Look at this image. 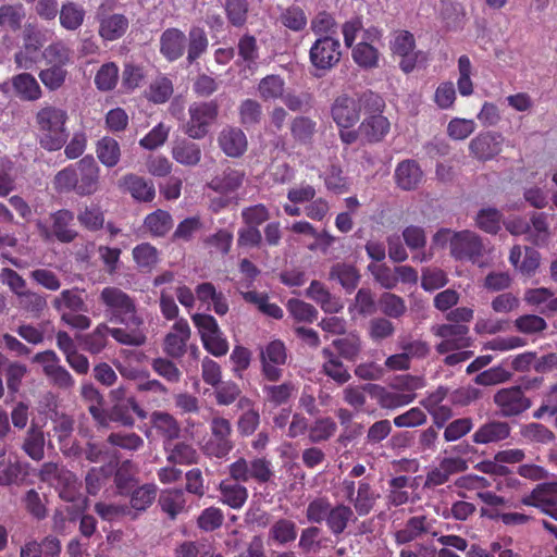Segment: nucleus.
Here are the masks:
<instances>
[{
  "label": "nucleus",
  "mask_w": 557,
  "mask_h": 557,
  "mask_svg": "<svg viewBox=\"0 0 557 557\" xmlns=\"http://www.w3.org/2000/svg\"><path fill=\"white\" fill-rule=\"evenodd\" d=\"M423 386L424 381L422 377L408 375L406 388L410 391V393L388 389L379 384L371 383L366 384L364 389L376 400L382 409L395 410L411 404L417 396L413 391L422 388Z\"/></svg>",
  "instance_id": "obj_6"
},
{
  "label": "nucleus",
  "mask_w": 557,
  "mask_h": 557,
  "mask_svg": "<svg viewBox=\"0 0 557 557\" xmlns=\"http://www.w3.org/2000/svg\"><path fill=\"white\" fill-rule=\"evenodd\" d=\"M41 54L48 65L66 66L72 63L73 51L64 40L58 39L45 47Z\"/></svg>",
  "instance_id": "obj_49"
},
{
  "label": "nucleus",
  "mask_w": 557,
  "mask_h": 557,
  "mask_svg": "<svg viewBox=\"0 0 557 557\" xmlns=\"http://www.w3.org/2000/svg\"><path fill=\"white\" fill-rule=\"evenodd\" d=\"M171 153L177 163L185 166L198 165L202 156L200 146L187 138L174 141Z\"/></svg>",
  "instance_id": "obj_31"
},
{
  "label": "nucleus",
  "mask_w": 557,
  "mask_h": 557,
  "mask_svg": "<svg viewBox=\"0 0 557 557\" xmlns=\"http://www.w3.org/2000/svg\"><path fill=\"white\" fill-rule=\"evenodd\" d=\"M493 401L500 416L505 418L517 417L532 406L531 399L525 396L520 385L497 391L493 396Z\"/></svg>",
  "instance_id": "obj_14"
},
{
  "label": "nucleus",
  "mask_w": 557,
  "mask_h": 557,
  "mask_svg": "<svg viewBox=\"0 0 557 557\" xmlns=\"http://www.w3.org/2000/svg\"><path fill=\"white\" fill-rule=\"evenodd\" d=\"M83 292L78 287L63 289L53 298L52 307L60 313V317L63 312H87L88 307L82 297Z\"/></svg>",
  "instance_id": "obj_29"
},
{
  "label": "nucleus",
  "mask_w": 557,
  "mask_h": 557,
  "mask_svg": "<svg viewBox=\"0 0 557 557\" xmlns=\"http://www.w3.org/2000/svg\"><path fill=\"white\" fill-rule=\"evenodd\" d=\"M278 21L284 27L295 33L302 32L308 24L304 9L297 4H292L283 9L280 13Z\"/></svg>",
  "instance_id": "obj_58"
},
{
  "label": "nucleus",
  "mask_w": 557,
  "mask_h": 557,
  "mask_svg": "<svg viewBox=\"0 0 557 557\" xmlns=\"http://www.w3.org/2000/svg\"><path fill=\"white\" fill-rule=\"evenodd\" d=\"M422 170L414 160H404L395 170L396 183L404 190L416 189L422 180Z\"/></svg>",
  "instance_id": "obj_32"
},
{
  "label": "nucleus",
  "mask_w": 557,
  "mask_h": 557,
  "mask_svg": "<svg viewBox=\"0 0 557 557\" xmlns=\"http://www.w3.org/2000/svg\"><path fill=\"white\" fill-rule=\"evenodd\" d=\"M186 38V59L189 64H193L208 50L209 39L206 30L200 26L190 27Z\"/></svg>",
  "instance_id": "obj_43"
},
{
  "label": "nucleus",
  "mask_w": 557,
  "mask_h": 557,
  "mask_svg": "<svg viewBox=\"0 0 557 557\" xmlns=\"http://www.w3.org/2000/svg\"><path fill=\"white\" fill-rule=\"evenodd\" d=\"M67 121L64 109L51 104L40 108L35 115L39 146L47 151L60 150L69 138Z\"/></svg>",
  "instance_id": "obj_3"
},
{
  "label": "nucleus",
  "mask_w": 557,
  "mask_h": 557,
  "mask_svg": "<svg viewBox=\"0 0 557 557\" xmlns=\"http://www.w3.org/2000/svg\"><path fill=\"white\" fill-rule=\"evenodd\" d=\"M360 123L361 138L368 144H377L384 140L391 131L389 120L383 111H366Z\"/></svg>",
  "instance_id": "obj_18"
},
{
  "label": "nucleus",
  "mask_w": 557,
  "mask_h": 557,
  "mask_svg": "<svg viewBox=\"0 0 557 557\" xmlns=\"http://www.w3.org/2000/svg\"><path fill=\"white\" fill-rule=\"evenodd\" d=\"M377 306L380 311L391 319H399L407 311L404 298L389 292H385L380 296Z\"/></svg>",
  "instance_id": "obj_61"
},
{
  "label": "nucleus",
  "mask_w": 557,
  "mask_h": 557,
  "mask_svg": "<svg viewBox=\"0 0 557 557\" xmlns=\"http://www.w3.org/2000/svg\"><path fill=\"white\" fill-rule=\"evenodd\" d=\"M173 82L165 75H158L145 91V97L152 103H165L173 95Z\"/></svg>",
  "instance_id": "obj_53"
},
{
  "label": "nucleus",
  "mask_w": 557,
  "mask_h": 557,
  "mask_svg": "<svg viewBox=\"0 0 557 557\" xmlns=\"http://www.w3.org/2000/svg\"><path fill=\"white\" fill-rule=\"evenodd\" d=\"M33 361L42 367L44 374L59 388L69 389L75 381L71 373L60 364V358L53 350H45L34 356Z\"/></svg>",
  "instance_id": "obj_15"
},
{
  "label": "nucleus",
  "mask_w": 557,
  "mask_h": 557,
  "mask_svg": "<svg viewBox=\"0 0 557 557\" xmlns=\"http://www.w3.org/2000/svg\"><path fill=\"white\" fill-rule=\"evenodd\" d=\"M257 89L263 101L281 99L285 91V81L280 75L270 74L260 79Z\"/></svg>",
  "instance_id": "obj_56"
},
{
  "label": "nucleus",
  "mask_w": 557,
  "mask_h": 557,
  "mask_svg": "<svg viewBox=\"0 0 557 557\" xmlns=\"http://www.w3.org/2000/svg\"><path fill=\"white\" fill-rule=\"evenodd\" d=\"M330 280L337 281L346 292H352L359 281L360 274L357 268L345 262L335 263L330 270Z\"/></svg>",
  "instance_id": "obj_48"
},
{
  "label": "nucleus",
  "mask_w": 557,
  "mask_h": 557,
  "mask_svg": "<svg viewBox=\"0 0 557 557\" xmlns=\"http://www.w3.org/2000/svg\"><path fill=\"white\" fill-rule=\"evenodd\" d=\"M96 153L103 165L113 168L119 163L121 158L120 145L114 138L104 136L98 140Z\"/></svg>",
  "instance_id": "obj_57"
},
{
  "label": "nucleus",
  "mask_w": 557,
  "mask_h": 557,
  "mask_svg": "<svg viewBox=\"0 0 557 557\" xmlns=\"http://www.w3.org/2000/svg\"><path fill=\"white\" fill-rule=\"evenodd\" d=\"M51 227L47 226L41 220L36 222L39 235L45 240L55 238L60 243H72L78 233L72 227L74 213L67 209H60L51 213Z\"/></svg>",
  "instance_id": "obj_12"
},
{
  "label": "nucleus",
  "mask_w": 557,
  "mask_h": 557,
  "mask_svg": "<svg viewBox=\"0 0 557 557\" xmlns=\"http://www.w3.org/2000/svg\"><path fill=\"white\" fill-rule=\"evenodd\" d=\"M435 335L453 341L460 349L469 348L472 344V339L469 336V326L466 324L447 323L438 325Z\"/></svg>",
  "instance_id": "obj_52"
},
{
  "label": "nucleus",
  "mask_w": 557,
  "mask_h": 557,
  "mask_svg": "<svg viewBox=\"0 0 557 557\" xmlns=\"http://www.w3.org/2000/svg\"><path fill=\"white\" fill-rule=\"evenodd\" d=\"M449 248L451 256L457 260L475 261L483 251L480 237L470 231L455 233L450 238Z\"/></svg>",
  "instance_id": "obj_17"
},
{
  "label": "nucleus",
  "mask_w": 557,
  "mask_h": 557,
  "mask_svg": "<svg viewBox=\"0 0 557 557\" xmlns=\"http://www.w3.org/2000/svg\"><path fill=\"white\" fill-rule=\"evenodd\" d=\"M549 237L550 232L546 214L534 212L531 216V224L528 223L525 239L534 246L544 247L548 244Z\"/></svg>",
  "instance_id": "obj_46"
},
{
  "label": "nucleus",
  "mask_w": 557,
  "mask_h": 557,
  "mask_svg": "<svg viewBox=\"0 0 557 557\" xmlns=\"http://www.w3.org/2000/svg\"><path fill=\"white\" fill-rule=\"evenodd\" d=\"M12 87L17 97L24 101H36L42 96L37 79L27 72L13 76Z\"/></svg>",
  "instance_id": "obj_39"
},
{
  "label": "nucleus",
  "mask_w": 557,
  "mask_h": 557,
  "mask_svg": "<svg viewBox=\"0 0 557 557\" xmlns=\"http://www.w3.org/2000/svg\"><path fill=\"white\" fill-rule=\"evenodd\" d=\"M244 181V174L237 170L227 169L221 175L214 176L208 184V188L215 193L227 195L237 190Z\"/></svg>",
  "instance_id": "obj_44"
},
{
  "label": "nucleus",
  "mask_w": 557,
  "mask_h": 557,
  "mask_svg": "<svg viewBox=\"0 0 557 557\" xmlns=\"http://www.w3.org/2000/svg\"><path fill=\"white\" fill-rule=\"evenodd\" d=\"M336 430L337 424L331 417L319 418L309 428V441L313 444L326 442Z\"/></svg>",
  "instance_id": "obj_64"
},
{
  "label": "nucleus",
  "mask_w": 557,
  "mask_h": 557,
  "mask_svg": "<svg viewBox=\"0 0 557 557\" xmlns=\"http://www.w3.org/2000/svg\"><path fill=\"white\" fill-rule=\"evenodd\" d=\"M356 520L355 511L349 505L343 503L332 506L326 519V527L334 536L344 533L348 523Z\"/></svg>",
  "instance_id": "obj_38"
},
{
  "label": "nucleus",
  "mask_w": 557,
  "mask_h": 557,
  "mask_svg": "<svg viewBox=\"0 0 557 557\" xmlns=\"http://www.w3.org/2000/svg\"><path fill=\"white\" fill-rule=\"evenodd\" d=\"M248 0H224L223 9L228 23L234 27H243L248 21Z\"/></svg>",
  "instance_id": "obj_60"
},
{
  "label": "nucleus",
  "mask_w": 557,
  "mask_h": 557,
  "mask_svg": "<svg viewBox=\"0 0 557 557\" xmlns=\"http://www.w3.org/2000/svg\"><path fill=\"white\" fill-rule=\"evenodd\" d=\"M128 28V20L123 14H111L100 21L99 35L108 41L121 38Z\"/></svg>",
  "instance_id": "obj_47"
},
{
  "label": "nucleus",
  "mask_w": 557,
  "mask_h": 557,
  "mask_svg": "<svg viewBox=\"0 0 557 557\" xmlns=\"http://www.w3.org/2000/svg\"><path fill=\"white\" fill-rule=\"evenodd\" d=\"M144 224L153 236L163 237L172 228L173 219L168 211L158 209L145 218Z\"/></svg>",
  "instance_id": "obj_62"
},
{
  "label": "nucleus",
  "mask_w": 557,
  "mask_h": 557,
  "mask_svg": "<svg viewBox=\"0 0 557 557\" xmlns=\"http://www.w3.org/2000/svg\"><path fill=\"white\" fill-rule=\"evenodd\" d=\"M379 498L380 493L374 486L367 479H361L357 483V493L351 505L357 515L362 517L373 510Z\"/></svg>",
  "instance_id": "obj_30"
},
{
  "label": "nucleus",
  "mask_w": 557,
  "mask_h": 557,
  "mask_svg": "<svg viewBox=\"0 0 557 557\" xmlns=\"http://www.w3.org/2000/svg\"><path fill=\"white\" fill-rule=\"evenodd\" d=\"M188 115L184 133L191 139H202L219 116V103L215 100L193 102L188 108Z\"/></svg>",
  "instance_id": "obj_7"
},
{
  "label": "nucleus",
  "mask_w": 557,
  "mask_h": 557,
  "mask_svg": "<svg viewBox=\"0 0 557 557\" xmlns=\"http://www.w3.org/2000/svg\"><path fill=\"white\" fill-rule=\"evenodd\" d=\"M52 431L63 454H77L78 447L72 441L74 419L71 416L64 413L55 414V418L52 420Z\"/></svg>",
  "instance_id": "obj_24"
},
{
  "label": "nucleus",
  "mask_w": 557,
  "mask_h": 557,
  "mask_svg": "<svg viewBox=\"0 0 557 557\" xmlns=\"http://www.w3.org/2000/svg\"><path fill=\"white\" fill-rule=\"evenodd\" d=\"M186 41L183 30L176 27L166 28L160 36V53L169 62H174L184 55Z\"/></svg>",
  "instance_id": "obj_22"
},
{
  "label": "nucleus",
  "mask_w": 557,
  "mask_h": 557,
  "mask_svg": "<svg viewBox=\"0 0 557 557\" xmlns=\"http://www.w3.org/2000/svg\"><path fill=\"white\" fill-rule=\"evenodd\" d=\"M189 338L190 327L188 322L184 319L176 321L164 338V352L174 359L182 358L186 352Z\"/></svg>",
  "instance_id": "obj_20"
},
{
  "label": "nucleus",
  "mask_w": 557,
  "mask_h": 557,
  "mask_svg": "<svg viewBox=\"0 0 557 557\" xmlns=\"http://www.w3.org/2000/svg\"><path fill=\"white\" fill-rule=\"evenodd\" d=\"M112 396L115 403L108 412H104L96 405L89 407L90 414L100 424H106L107 421H111L123 426L132 428L135 424L134 414L140 420L147 418V411L140 407L135 397H124V388L119 387L112 391Z\"/></svg>",
  "instance_id": "obj_4"
},
{
  "label": "nucleus",
  "mask_w": 557,
  "mask_h": 557,
  "mask_svg": "<svg viewBox=\"0 0 557 557\" xmlns=\"http://www.w3.org/2000/svg\"><path fill=\"white\" fill-rule=\"evenodd\" d=\"M109 333L110 329L108 325L100 323L91 333L81 337V345L86 351L92 355L99 354L107 346Z\"/></svg>",
  "instance_id": "obj_63"
},
{
  "label": "nucleus",
  "mask_w": 557,
  "mask_h": 557,
  "mask_svg": "<svg viewBox=\"0 0 557 557\" xmlns=\"http://www.w3.org/2000/svg\"><path fill=\"white\" fill-rule=\"evenodd\" d=\"M336 355L347 361L355 362L362 350V342L357 333H348L332 342Z\"/></svg>",
  "instance_id": "obj_42"
},
{
  "label": "nucleus",
  "mask_w": 557,
  "mask_h": 557,
  "mask_svg": "<svg viewBox=\"0 0 557 557\" xmlns=\"http://www.w3.org/2000/svg\"><path fill=\"white\" fill-rule=\"evenodd\" d=\"M297 539V525L287 518H280L269 529V541L277 545H287Z\"/></svg>",
  "instance_id": "obj_45"
},
{
  "label": "nucleus",
  "mask_w": 557,
  "mask_h": 557,
  "mask_svg": "<svg viewBox=\"0 0 557 557\" xmlns=\"http://www.w3.org/2000/svg\"><path fill=\"white\" fill-rule=\"evenodd\" d=\"M218 144L221 150L231 158L242 157L248 147L246 134L234 126H226L220 132Z\"/></svg>",
  "instance_id": "obj_21"
},
{
  "label": "nucleus",
  "mask_w": 557,
  "mask_h": 557,
  "mask_svg": "<svg viewBox=\"0 0 557 557\" xmlns=\"http://www.w3.org/2000/svg\"><path fill=\"white\" fill-rule=\"evenodd\" d=\"M150 422L153 429L164 438V443H170L180 437L181 425L171 413L153 411L150 416Z\"/></svg>",
  "instance_id": "obj_35"
},
{
  "label": "nucleus",
  "mask_w": 557,
  "mask_h": 557,
  "mask_svg": "<svg viewBox=\"0 0 557 557\" xmlns=\"http://www.w3.org/2000/svg\"><path fill=\"white\" fill-rule=\"evenodd\" d=\"M511 432L510 425L505 421H488L482 424L473 434L472 442L474 444H494L509 437Z\"/></svg>",
  "instance_id": "obj_28"
},
{
  "label": "nucleus",
  "mask_w": 557,
  "mask_h": 557,
  "mask_svg": "<svg viewBox=\"0 0 557 557\" xmlns=\"http://www.w3.org/2000/svg\"><path fill=\"white\" fill-rule=\"evenodd\" d=\"M219 492L221 502L233 509H240L248 499V490L230 479L221 481Z\"/></svg>",
  "instance_id": "obj_33"
},
{
  "label": "nucleus",
  "mask_w": 557,
  "mask_h": 557,
  "mask_svg": "<svg viewBox=\"0 0 557 557\" xmlns=\"http://www.w3.org/2000/svg\"><path fill=\"white\" fill-rule=\"evenodd\" d=\"M323 358L322 370L325 375L333 379L338 384H344L350 380V374L342 358H339L331 347H324L321 350Z\"/></svg>",
  "instance_id": "obj_37"
},
{
  "label": "nucleus",
  "mask_w": 557,
  "mask_h": 557,
  "mask_svg": "<svg viewBox=\"0 0 557 557\" xmlns=\"http://www.w3.org/2000/svg\"><path fill=\"white\" fill-rule=\"evenodd\" d=\"M39 476L45 482L64 480L66 486L60 492V497L66 502H72L75 498V491L72 484L75 483V475L63 468H60L57 462H45L39 471Z\"/></svg>",
  "instance_id": "obj_23"
},
{
  "label": "nucleus",
  "mask_w": 557,
  "mask_h": 557,
  "mask_svg": "<svg viewBox=\"0 0 557 557\" xmlns=\"http://www.w3.org/2000/svg\"><path fill=\"white\" fill-rule=\"evenodd\" d=\"M100 169L92 156H85L74 164L59 171L53 187L59 194L74 191L78 196H90L98 190Z\"/></svg>",
  "instance_id": "obj_1"
},
{
  "label": "nucleus",
  "mask_w": 557,
  "mask_h": 557,
  "mask_svg": "<svg viewBox=\"0 0 557 557\" xmlns=\"http://www.w3.org/2000/svg\"><path fill=\"white\" fill-rule=\"evenodd\" d=\"M522 257V248L520 245H515L510 249L509 253V262L510 264L519 271L522 275L532 276L540 267L541 255L537 250L532 247L524 248L523 259Z\"/></svg>",
  "instance_id": "obj_27"
},
{
  "label": "nucleus",
  "mask_w": 557,
  "mask_h": 557,
  "mask_svg": "<svg viewBox=\"0 0 557 557\" xmlns=\"http://www.w3.org/2000/svg\"><path fill=\"white\" fill-rule=\"evenodd\" d=\"M25 17V7L20 2L0 5V28L3 30H20Z\"/></svg>",
  "instance_id": "obj_40"
},
{
  "label": "nucleus",
  "mask_w": 557,
  "mask_h": 557,
  "mask_svg": "<svg viewBox=\"0 0 557 557\" xmlns=\"http://www.w3.org/2000/svg\"><path fill=\"white\" fill-rule=\"evenodd\" d=\"M210 436L202 449L207 456L215 458L226 457L234 448L233 429L228 419L213 417L210 421Z\"/></svg>",
  "instance_id": "obj_10"
},
{
  "label": "nucleus",
  "mask_w": 557,
  "mask_h": 557,
  "mask_svg": "<svg viewBox=\"0 0 557 557\" xmlns=\"http://www.w3.org/2000/svg\"><path fill=\"white\" fill-rule=\"evenodd\" d=\"M132 468V462L126 460L120 465L114 473V485L116 487L117 494L121 496L128 495V493L138 486V480L135 476Z\"/></svg>",
  "instance_id": "obj_59"
},
{
  "label": "nucleus",
  "mask_w": 557,
  "mask_h": 557,
  "mask_svg": "<svg viewBox=\"0 0 557 557\" xmlns=\"http://www.w3.org/2000/svg\"><path fill=\"white\" fill-rule=\"evenodd\" d=\"M468 467V461L462 457H444L428 471L423 486L432 488L443 485L451 475L467 471Z\"/></svg>",
  "instance_id": "obj_16"
},
{
  "label": "nucleus",
  "mask_w": 557,
  "mask_h": 557,
  "mask_svg": "<svg viewBox=\"0 0 557 557\" xmlns=\"http://www.w3.org/2000/svg\"><path fill=\"white\" fill-rule=\"evenodd\" d=\"M341 59V42L333 36L317 38L310 47L309 61L317 77L324 76L339 63Z\"/></svg>",
  "instance_id": "obj_8"
},
{
  "label": "nucleus",
  "mask_w": 557,
  "mask_h": 557,
  "mask_svg": "<svg viewBox=\"0 0 557 557\" xmlns=\"http://www.w3.org/2000/svg\"><path fill=\"white\" fill-rule=\"evenodd\" d=\"M22 448L33 460L40 461L45 457V434L40 426L32 424L24 438Z\"/></svg>",
  "instance_id": "obj_50"
},
{
  "label": "nucleus",
  "mask_w": 557,
  "mask_h": 557,
  "mask_svg": "<svg viewBox=\"0 0 557 557\" xmlns=\"http://www.w3.org/2000/svg\"><path fill=\"white\" fill-rule=\"evenodd\" d=\"M436 520L425 515L412 516L396 531L394 540L397 545H404L413 541H430L438 536Z\"/></svg>",
  "instance_id": "obj_11"
},
{
  "label": "nucleus",
  "mask_w": 557,
  "mask_h": 557,
  "mask_svg": "<svg viewBox=\"0 0 557 557\" xmlns=\"http://www.w3.org/2000/svg\"><path fill=\"white\" fill-rule=\"evenodd\" d=\"M60 25L66 30L78 29L85 20V9L75 2L67 1L61 5L59 10Z\"/></svg>",
  "instance_id": "obj_54"
},
{
  "label": "nucleus",
  "mask_w": 557,
  "mask_h": 557,
  "mask_svg": "<svg viewBox=\"0 0 557 557\" xmlns=\"http://www.w3.org/2000/svg\"><path fill=\"white\" fill-rule=\"evenodd\" d=\"M384 108V99L372 90H366L355 97L342 94L331 106V116L338 128H350L359 122L361 112L383 111Z\"/></svg>",
  "instance_id": "obj_2"
},
{
  "label": "nucleus",
  "mask_w": 557,
  "mask_h": 557,
  "mask_svg": "<svg viewBox=\"0 0 557 557\" xmlns=\"http://www.w3.org/2000/svg\"><path fill=\"white\" fill-rule=\"evenodd\" d=\"M22 47L14 54L17 69L30 70L37 63L39 53L47 42L46 32L37 24L28 23L22 33Z\"/></svg>",
  "instance_id": "obj_9"
},
{
  "label": "nucleus",
  "mask_w": 557,
  "mask_h": 557,
  "mask_svg": "<svg viewBox=\"0 0 557 557\" xmlns=\"http://www.w3.org/2000/svg\"><path fill=\"white\" fill-rule=\"evenodd\" d=\"M166 460L172 465L190 466L197 463L198 453L191 444L185 442L164 443Z\"/></svg>",
  "instance_id": "obj_34"
},
{
  "label": "nucleus",
  "mask_w": 557,
  "mask_h": 557,
  "mask_svg": "<svg viewBox=\"0 0 557 557\" xmlns=\"http://www.w3.org/2000/svg\"><path fill=\"white\" fill-rule=\"evenodd\" d=\"M287 361V349L281 339H274L260 349L261 373L267 381L277 382L283 376L281 368Z\"/></svg>",
  "instance_id": "obj_13"
},
{
  "label": "nucleus",
  "mask_w": 557,
  "mask_h": 557,
  "mask_svg": "<svg viewBox=\"0 0 557 557\" xmlns=\"http://www.w3.org/2000/svg\"><path fill=\"white\" fill-rule=\"evenodd\" d=\"M110 320L126 326H141L144 320L137 313V305L133 297L115 286L104 287L99 296Z\"/></svg>",
  "instance_id": "obj_5"
},
{
  "label": "nucleus",
  "mask_w": 557,
  "mask_h": 557,
  "mask_svg": "<svg viewBox=\"0 0 557 557\" xmlns=\"http://www.w3.org/2000/svg\"><path fill=\"white\" fill-rule=\"evenodd\" d=\"M125 186L132 197L138 201L150 202L156 196L154 185L138 175L129 174L124 178Z\"/></svg>",
  "instance_id": "obj_55"
},
{
  "label": "nucleus",
  "mask_w": 557,
  "mask_h": 557,
  "mask_svg": "<svg viewBox=\"0 0 557 557\" xmlns=\"http://www.w3.org/2000/svg\"><path fill=\"white\" fill-rule=\"evenodd\" d=\"M306 296L319 305L325 313H338L343 309L341 299L320 281L313 280L310 283Z\"/></svg>",
  "instance_id": "obj_25"
},
{
  "label": "nucleus",
  "mask_w": 557,
  "mask_h": 557,
  "mask_svg": "<svg viewBox=\"0 0 557 557\" xmlns=\"http://www.w3.org/2000/svg\"><path fill=\"white\" fill-rule=\"evenodd\" d=\"M158 504L170 519L174 520L185 508L186 499L184 492L178 488L164 490L161 492Z\"/></svg>",
  "instance_id": "obj_51"
},
{
  "label": "nucleus",
  "mask_w": 557,
  "mask_h": 557,
  "mask_svg": "<svg viewBox=\"0 0 557 557\" xmlns=\"http://www.w3.org/2000/svg\"><path fill=\"white\" fill-rule=\"evenodd\" d=\"M470 152L480 160H490L502 150V136L494 133H481L469 144Z\"/></svg>",
  "instance_id": "obj_26"
},
{
  "label": "nucleus",
  "mask_w": 557,
  "mask_h": 557,
  "mask_svg": "<svg viewBox=\"0 0 557 557\" xmlns=\"http://www.w3.org/2000/svg\"><path fill=\"white\" fill-rule=\"evenodd\" d=\"M410 482L411 478L404 474L392 478L388 481V488L386 494V500L388 506L398 507L409 503L410 493L408 488L412 487Z\"/></svg>",
  "instance_id": "obj_41"
},
{
  "label": "nucleus",
  "mask_w": 557,
  "mask_h": 557,
  "mask_svg": "<svg viewBox=\"0 0 557 557\" xmlns=\"http://www.w3.org/2000/svg\"><path fill=\"white\" fill-rule=\"evenodd\" d=\"M157 494L158 487L153 483L138 485L128 493L129 504H126L128 519L134 521L138 519L141 513L146 512L154 503Z\"/></svg>",
  "instance_id": "obj_19"
},
{
  "label": "nucleus",
  "mask_w": 557,
  "mask_h": 557,
  "mask_svg": "<svg viewBox=\"0 0 557 557\" xmlns=\"http://www.w3.org/2000/svg\"><path fill=\"white\" fill-rule=\"evenodd\" d=\"M557 496V483H541L529 494L521 498L525 506L540 507L547 511V507L554 505Z\"/></svg>",
  "instance_id": "obj_36"
}]
</instances>
